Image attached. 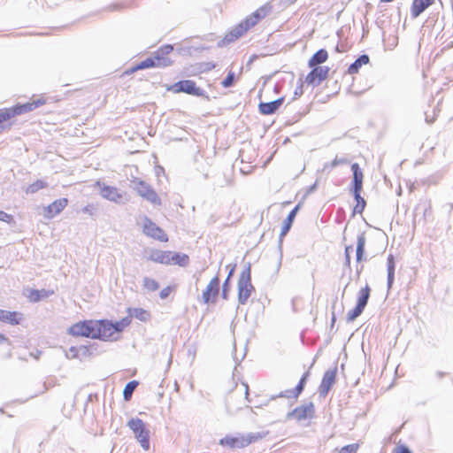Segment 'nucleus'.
I'll use <instances>...</instances> for the list:
<instances>
[{
	"instance_id": "obj_8",
	"label": "nucleus",
	"mask_w": 453,
	"mask_h": 453,
	"mask_svg": "<svg viewBox=\"0 0 453 453\" xmlns=\"http://www.w3.org/2000/svg\"><path fill=\"white\" fill-rule=\"evenodd\" d=\"M168 90L179 94L185 93L195 96H204L205 92L203 88L198 87L196 81L192 80H182L173 84Z\"/></svg>"
},
{
	"instance_id": "obj_34",
	"label": "nucleus",
	"mask_w": 453,
	"mask_h": 453,
	"mask_svg": "<svg viewBox=\"0 0 453 453\" xmlns=\"http://www.w3.org/2000/svg\"><path fill=\"white\" fill-rule=\"evenodd\" d=\"M361 191L362 190H358L357 193V190H353L354 197L357 201V204L354 208V211L358 213H362L366 205L365 200L360 195Z\"/></svg>"
},
{
	"instance_id": "obj_16",
	"label": "nucleus",
	"mask_w": 453,
	"mask_h": 453,
	"mask_svg": "<svg viewBox=\"0 0 453 453\" xmlns=\"http://www.w3.org/2000/svg\"><path fill=\"white\" fill-rule=\"evenodd\" d=\"M135 189L137 193L143 197L144 199L150 201V203L154 204H159L160 203V198L157 195V193L145 182L139 181L136 184Z\"/></svg>"
},
{
	"instance_id": "obj_51",
	"label": "nucleus",
	"mask_w": 453,
	"mask_h": 453,
	"mask_svg": "<svg viewBox=\"0 0 453 453\" xmlns=\"http://www.w3.org/2000/svg\"><path fill=\"white\" fill-rule=\"evenodd\" d=\"M6 313V310L0 309V322H4Z\"/></svg>"
},
{
	"instance_id": "obj_49",
	"label": "nucleus",
	"mask_w": 453,
	"mask_h": 453,
	"mask_svg": "<svg viewBox=\"0 0 453 453\" xmlns=\"http://www.w3.org/2000/svg\"><path fill=\"white\" fill-rule=\"evenodd\" d=\"M3 343H7L10 345L11 342L4 334H0V344H3Z\"/></svg>"
},
{
	"instance_id": "obj_12",
	"label": "nucleus",
	"mask_w": 453,
	"mask_h": 453,
	"mask_svg": "<svg viewBox=\"0 0 453 453\" xmlns=\"http://www.w3.org/2000/svg\"><path fill=\"white\" fill-rule=\"evenodd\" d=\"M143 234L160 242H167L169 238L167 234L150 219H146L142 228Z\"/></svg>"
},
{
	"instance_id": "obj_37",
	"label": "nucleus",
	"mask_w": 453,
	"mask_h": 453,
	"mask_svg": "<svg viewBox=\"0 0 453 453\" xmlns=\"http://www.w3.org/2000/svg\"><path fill=\"white\" fill-rule=\"evenodd\" d=\"M308 377H309V372H306L305 373H303V375L300 379L298 384L296 386V388L294 389V396L296 398H297L301 395V393L303 392V388L305 387V384H306Z\"/></svg>"
},
{
	"instance_id": "obj_43",
	"label": "nucleus",
	"mask_w": 453,
	"mask_h": 453,
	"mask_svg": "<svg viewBox=\"0 0 453 453\" xmlns=\"http://www.w3.org/2000/svg\"><path fill=\"white\" fill-rule=\"evenodd\" d=\"M388 273L395 272V257L393 255H389L387 260Z\"/></svg>"
},
{
	"instance_id": "obj_52",
	"label": "nucleus",
	"mask_w": 453,
	"mask_h": 453,
	"mask_svg": "<svg viewBox=\"0 0 453 453\" xmlns=\"http://www.w3.org/2000/svg\"><path fill=\"white\" fill-rule=\"evenodd\" d=\"M215 66H216V65H215V64H213V63H208V64L206 65V67L204 68V70H206V71H210V70L214 69V68H215Z\"/></svg>"
},
{
	"instance_id": "obj_53",
	"label": "nucleus",
	"mask_w": 453,
	"mask_h": 453,
	"mask_svg": "<svg viewBox=\"0 0 453 453\" xmlns=\"http://www.w3.org/2000/svg\"><path fill=\"white\" fill-rule=\"evenodd\" d=\"M296 0H291V2H296Z\"/></svg>"
},
{
	"instance_id": "obj_5",
	"label": "nucleus",
	"mask_w": 453,
	"mask_h": 453,
	"mask_svg": "<svg viewBox=\"0 0 453 453\" xmlns=\"http://www.w3.org/2000/svg\"><path fill=\"white\" fill-rule=\"evenodd\" d=\"M263 435L259 433L248 434L226 435L219 440V444L231 449H243L261 440Z\"/></svg>"
},
{
	"instance_id": "obj_22",
	"label": "nucleus",
	"mask_w": 453,
	"mask_h": 453,
	"mask_svg": "<svg viewBox=\"0 0 453 453\" xmlns=\"http://www.w3.org/2000/svg\"><path fill=\"white\" fill-rule=\"evenodd\" d=\"M351 170L353 172V190L357 192L363 188L364 173L357 163L351 165Z\"/></svg>"
},
{
	"instance_id": "obj_41",
	"label": "nucleus",
	"mask_w": 453,
	"mask_h": 453,
	"mask_svg": "<svg viewBox=\"0 0 453 453\" xmlns=\"http://www.w3.org/2000/svg\"><path fill=\"white\" fill-rule=\"evenodd\" d=\"M175 289V287L174 286H167L165 288H164L160 293H159V296L161 299H165L169 296V295L173 292Z\"/></svg>"
},
{
	"instance_id": "obj_31",
	"label": "nucleus",
	"mask_w": 453,
	"mask_h": 453,
	"mask_svg": "<svg viewBox=\"0 0 453 453\" xmlns=\"http://www.w3.org/2000/svg\"><path fill=\"white\" fill-rule=\"evenodd\" d=\"M365 247V237L363 234H361L357 237V249H356L357 262H358V263L363 260Z\"/></svg>"
},
{
	"instance_id": "obj_50",
	"label": "nucleus",
	"mask_w": 453,
	"mask_h": 453,
	"mask_svg": "<svg viewBox=\"0 0 453 453\" xmlns=\"http://www.w3.org/2000/svg\"><path fill=\"white\" fill-rule=\"evenodd\" d=\"M395 278V272H388V285H391Z\"/></svg>"
},
{
	"instance_id": "obj_30",
	"label": "nucleus",
	"mask_w": 453,
	"mask_h": 453,
	"mask_svg": "<svg viewBox=\"0 0 453 453\" xmlns=\"http://www.w3.org/2000/svg\"><path fill=\"white\" fill-rule=\"evenodd\" d=\"M98 320H87V338L98 339Z\"/></svg>"
},
{
	"instance_id": "obj_28",
	"label": "nucleus",
	"mask_w": 453,
	"mask_h": 453,
	"mask_svg": "<svg viewBox=\"0 0 453 453\" xmlns=\"http://www.w3.org/2000/svg\"><path fill=\"white\" fill-rule=\"evenodd\" d=\"M369 62V57L367 55H362L360 56L353 64H351L348 68V73L349 74H355L358 73L359 68L368 64Z\"/></svg>"
},
{
	"instance_id": "obj_1",
	"label": "nucleus",
	"mask_w": 453,
	"mask_h": 453,
	"mask_svg": "<svg viewBox=\"0 0 453 453\" xmlns=\"http://www.w3.org/2000/svg\"><path fill=\"white\" fill-rule=\"evenodd\" d=\"M45 104L46 99L39 97L26 104L0 109V133L11 128L12 126V119L14 117L32 111Z\"/></svg>"
},
{
	"instance_id": "obj_15",
	"label": "nucleus",
	"mask_w": 453,
	"mask_h": 453,
	"mask_svg": "<svg viewBox=\"0 0 453 453\" xmlns=\"http://www.w3.org/2000/svg\"><path fill=\"white\" fill-rule=\"evenodd\" d=\"M97 186L99 187V193L102 197L114 203H119L122 200L123 194L118 188L101 184L99 182H97Z\"/></svg>"
},
{
	"instance_id": "obj_33",
	"label": "nucleus",
	"mask_w": 453,
	"mask_h": 453,
	"mask_svg": "<svg viewBox=\"0 0 453 453\" xmlns=\"http://www.w3.org/2000/svg\"><path fill=\"white\" fill-rule=\"evenodd\" d=\"M47 182L42 180H37L27 187L26 192L27 194H34L41 189L47 188Z\"/></svg>"
},
{
	"instance_id": "obj_38",
	"label": "nucleus",
	"mask_w": 453,
	"mask_h": 453,
	"mask_svg": "<svg viewBox=\"0 0 453 453\" xmlns=\"http://www.w3.org/2000/svg\"><path fill=\"white\" fill-rule=\"evenodd\" d=\"M359 448L360 444L357 442L348 444L342 447L339 450V453H357Z\"/></svg>"
},
{
	"instance_id": "obj_4",
	"label": "nucleus",
	"mask_w": 453,
	"mask_h": 453,
	"mask_svg": "<svg viewBox=\"0 0 453 453\" xmlns=\"http://www.w3.org/2000/svg\"><path fill=\"white\" fill-rule=\"evenodd\" d=\"M131 318L125 317L115 323L107 319L98 320L97 337L105 342L116 341L119 338V334L130 325Z\"/></svg>"
},
{
	"instance_id": "obj_25",
	"label": "nucleus",
	"mask_w": 453,
	"mask_h": 453,
	"mask_svg": "<svg viewBox=\"0 0 453 453\" xmlns=\"http://www.w3.org/2000/svg\"><path fill=\"white\" fill-rule=\"evenodd\" d=\"M68 334L75 337H87V320L80 321L68 329Z\"/></svg>"
},
{
	"instance_id": "obj_29",
	"label": "nucleus",
	"mask_w": 453,
	"mask_h": 453,
	"mask_svg": "<svg viewBox=\"0 0 453 453\" xmlns=\"http://www.w3.org/2000/svg\"><path fill=\"white\" fill-rule=\"evenodd\" d=\"M155 67L154 62L152 61L151 58H148L144 59L143 61L140 62L136 65L131 67L129 70L126 72L127 74L134 73V72L138 70L147 69V68H153Z\"/></svg>"
},
{
	"instance_id": "obj_40",
	"label": "nucleus",
	"mask_w": 453,
	"mask_h": 453,
	"mask_svg": "<svg viewBox=\"0 0 453 453\" xmlns=\"http://www.w3.org/2000/svg\"><path fill=\"white\" fill-rule=\"evenodd\" d=\"M0 221L11 224V223H14V218L12 215L8 214V213L4 212V211L0 210Z\"/></svg>"
},
{
	"instance_id": "obj_36",
	"label": "nucleus",
	"mask_w": 453,
	"mask_h": 453,
	"mask_svg": "<svg viewBox=\"0 0 453 453\" xmlns=\"http://www.w3.org/2000/svg\"><path fill=\"white\" fill-rule=\"evenodd\" d=\"M137 386L138 381L136 380H132L126 385L123 391L124 399L126 401H129L131 399L133 392L134 391Z\"/></svg>"
},
{
	"instance_id": "obj_27",
	"label": "nucleus",
	"mask_w": 453,
	"mask_h": 453,
	"mask_svg": "<svg viewBox=\"0 0 453 453\" xmlns=\"http://www.w3.org/2000/svg\"><path fill=\"white\" fill-rule=\"evenodd\" d=\"M23 320H24L23 313H21L19 311H7L4 323H7L12 326H18V325H21Z\"/></svg>"
},
{
	"instance_id": "obj_35",
	"label": "nucleus",
	"mask_w": 453,
	"mask_h": 453,
	"mask_svg": "<svg viewBox=\"0 0 453 453\" xmlns=\"http://www.w3.org/2000/svg\"><path fill=\"white\" fill-rule=\"evenodd\" d=\"M131 316L134 317L135 319L141 320V321H147L150 318V313L149 311L142 309V308H135L132 311Z\"/></svg>"
},
{
	"instance_id": "obj_2",
	"label": "nucleus",
	"mask_w": 453,
	"mask_h": 453,
	"mask_svg": "<svg viewBox=\"0 0 453 453\" xmlns=\"http://www.w3.org/2000/svg\"><path fill=\"white\" fill-rule=\"evenodd\" d=\"M271 11V6L265 4L247 16L238 25L233 27L226 35L228 41H235L243 36L249 30L254 27L262 19L266 17Z\"/></svg>"
},
{
	"instance_id": "obj_7",
	"label": "nucleus",
	"mask_w": 453,
	"mask_h": 453,
	"mask_svg": "<svg viewBox=\"0 0 453 453\" xmlns=\"http://www.w3.org/2000/svg\"><path fill=\"white\" fill-rule=\"evenodd\" d=\"M254 287L251 284L250 269L243 271L238 280V300L241 304H245L250 297Z\"/></svg>"
},
{
	"instance_id": "obj_45",
	"label": "nucleus",
	"mask_w": 453,
	"mask_h": 453,
	"mask_svg": "<svg viewBox=\"0 0 453 453\" xmlns=\"http://www.w3.org/2000/svg\"><path fill=\"white\" fill-rule=\"evenodd\" d=\"M352 246H347L345 248V265L349 267L350 266V252L352 251Z\"/></svg>"
},
{
	"instance_id": "obj_32",
	"label": "nucleus",
	"mask_w": 453,
	"mask_h": 453,
	"mask_svg": "<svg viewBox=\"0 0 453 453\" xmlns=\"http://www.w3.org/2000/svg\"><path fill=\"white\" fill-rule=\"evenodd\" d=\"M142 287L148 292H155L158 289L159 284L155 279L145 277L142 280Z\"/></svg>"
},
{
	"instance_id": "obj_24",
	"label": "nucleus",
	"mask_w": 453,
	"mask_h": 453,
	"mask_svg": "<svg viewBox=\"0 0 453 453\" xmlns=\"http://www.w3.org/2000/svg\"><path fill=\"white\" fill-rule=\"evenodd\" d=\"M301 205L297 204L288 215L287 219L284 220L281 231H280V237H284L288 232L290 230L292 224L294 222V219L297 214V211H299Z\"/></svg>"
},
{
	"instance_id": "obj_21",
	"label": "nucleus",
	"mask_w": 453,
	"mask_h": 453,
	"mask_svg": "<svg viewBox=\"0 0 453 453\" xmlns=\"http://www.w3.org/2000/svg\"><path fill=\"white\" fill-rule=\"evenodd\" d=\"M54 294L53 290L47 289H29L27 294V298L31 303H37L44 300Z\"/></svg>"
},
{
	"instance_id": "obj_26",
	"label": "nucleus",
	"mask_w": 453,
	"mask_h": 453,
	"mask_svg": "<svg viewBox=\"0 0 453 453\" xmlns=\"http://www.w3.org/2000/svg\"><path fill=\"white\" fill-rule=\"evenodd\" d=\"M231 217L230 222L227 224L228 226H235L240 223L242 219V213L241 208L237 205H232L228 210V218Z\"/></svg>"
},
{
	"instance_id": "obj_14",
	"label": "nucleus",
	"mask_w": 453,
	"mask_h": 453,
	"mask_svg": "<svg viewBox=\"0 0 453 453\" xmlns=\"http://www.w3.org/2000/svg\"><path fill=\"white\" fill-rule=\"evenodd\" d=\"M67 198H58L43 208V215L46 219H51L59 215L68 205Z\"/></svg>"
},
{
	"instance_id": "obj_44",
	"label": "nucleus",
	"mask_w": 453,
	"mask_h": 453,
	"mask_svg": "<svg viewBox=\"0 0 453 453\" xmlns=\"http://www.w3.org/2000/svg\"><path fill=\"white\" fill-rule=\"evenodd\" d=\"M394 453H412L410 449L403 445V444H398L395 449H394Z\"/></svg>"
},
{
	"instance_id": "obj_42",
	"label": "nucleus",
	"mask_w": 453,
	"mask_h": 453,
	"mask_svg": "<svg viewBox=\"0 0 453 453\" xmlns=\"http://www.w3.org/2000/svg\"><path fill=\"white\" fill-rule=\"evenodd\" d=\"M233 273V271H231L226 278V280H225L224 284H223V289H222V297L224 299H227L228 298V282H229V279L231 277Z\"/></svg>"
},
{
	"instance_id": "obj_47",
	"label": "nucleus",
	"mask_w": 453,
	"mask_h": 453,
	"mask_svg": "<svg viewBox=\"0 0 453 453\" xmlns=\"http://www.w3.org/2000/svg\"><path fill=\"white\" fill-rule=\"evenodd\" d=\"M347 163V160L344 159V158H334L332 162H331V166L332 167H335L341 164H345Z\"/></svg>"
},
{
	"instance_id": "obj_23",
	"label": "nucleus",
	"mask_w": 453,
	"mask_h": 453,
	"mask_svg": "<svg viewBox=\"0 0 453 453\" xmlns=\"http://www.w3.org/2000/svg\"><path fill=\"white\" fill-rule=\"evenodd\" d=\"M329 58L328 52L325 49H321L314 53L308 60V66H321Z\"/></svg>"
},
{
	"instance_id": "obj_17",
	"label": "nucleus",
	"mask_w": 453,
	"mask_h": 453,
	"mask_svg": "<svg viewBox=\"0 0 453 453\" xmlns=\"http://www.w3.org/2000/svg\"><path fill=\"white\" fill-rule=\"evenodd\" d=\"M314 414V404L309 403L301 406H298L293 410L291 416L297 421L310 418Z\"/></svg>"
},
{
	"instance_id": "obj_6",
	"label": "nucleus",
	"mask_w": 453,
	"mask_h": 453,
	"mask_svg": "<svg viewBox=\"0 0 453 453\" xmlns=\"http://www.w3.org/2000/svg\"><path fill=\"white\" fill-rule=\"evenodd\" d=\"M128 427L132 430L135 439L139 441L141 447L144 450H149L150 444V430L148 425L138 418H131L127 423Z\"/></svg>"
},
{
	"instance_id": "obj_20",
	"label": "nucleus",
	"mask_w": 453,
	"mask_h": 453,
	"mask_svg": "<svg viewBox=\"0 0 453 453\" xmlns=\"http://www.w3.org/2000/svg\"><path fill=\"white\" fill-rule=\"evenodd\" d=\"M435 0H414L411 6V15L418 18L426 9L434 4Z\"/></svg>"
},
{
	"instance_id": "obj_10",
	"label": "nucleus",
	"mask_w": 453,
	"mask_h": 453,
	"mask_svg": "<svg viewBox=\"0 0 453 453\" xmlns=\"http://www.w3.org/2000/svg\"><path fill=\"white\" fill-rule=\"evenodd\" d=\"M311 70L305 76L307 85L317 87L328 78L330 68L328 66H309Z\"/></svg>"
},
{
	"instance_id": "obj_39",
	"label": "nucleus",
	"mask_w": 453,
	"mask_h": 453,
	"mask_svg": "<svg viewBox=\"0 0 453 453\" xmlns=\"http://www.w3.org/2000/svg\"><path fill=\"white\" fill-rule=\"evenodd\" d=\"M234 73L233 71H230L227 73V76L222 81L221 85L224 88H229L234 85Z\"/></svg>"
},
{
	"instance_id": "obj_13",
	"label": "nucleus",
	"mask_w": 453,
	"mask_h": 453,
	"mask_svg": "<svg viewBox=\"0 0 453 453\" xmlns=\"http://www.w3.org/2000/svg\"><path fill=\"white\" fill-rule=\"evenodd\" d=\"M173 50L172 45H165L159 48L151 57L155 67H166L173 64V60L169 58V54Z\"/></svg>"
},
{
	"instance_id": "obj_19",
	"label": "nucleus",
	"mask_w": 453,
	"mask_h": 453,
	"mask_svg": "<svg viewBox=\"0 0 453 453\" xmlns=\"http://www.w3.org/2000/svg\"><path fill=\"white\" fill-rule=\"evenodd\" d=\"M284 98L280 97L273 102L260 103L258 104L259 112L263 115L273 114L283 104Z\"/></svg>"
},
{
	"instance_id": "obj_18",
	"label": "nucleus",
	"mask_w": 453,
	"mask_h": 453,
	"mask_svg": "<svg viewBox=\"0 0 453 453\" xmlns=\"http://www.w3.org/2000/svg\"><path fill=\"white\" fill-rule=\"evenodd\" d=\"M336 379V369H330L325 372L320 386L319 391L322 395H326L332 386L334 384Z\"/></svg>"
},
{
	"instance_id": "obj_11",
	"label": "nucleus",
	"mask_w": 453,
	"mask_h": 453,
	"mask_svg": "<svg viewBox=\"0 0 453 453\" xmlns=\"http://www.w3.org/2000/svg\"><path fill=\"white\" fill-rule=\"evenodd\" d=\"M220 290V280L218 275L213 277L203 291L202 298L204 303H214Z\"/></svg>"
},
{
	"instance_id": "obj_46",
	"label": "nucleus",
	"mask_w": 453,
	"mask_h": 453,
	"mask_svg": "<svg viewBox=\"0 0 453 453\" xmlns=\"http://www.w3.org/2000/svg\"><path fill=\"white\" fill-rule=\"evenodd\" d=\"M235 388H239V389H240L241 391H242V392H243V395H244L245 398H247V397H248V395H249V387H248V385H247L246 383L242 382L240 385H239V384H236Z\"/></svg>"
},
{
	"instance_id": "obj_48",
	"label": "nucleus",
	"mask_w": 453,
	"mask_h": 453,
	"mask_svg": "<svg viewBox=\"0 0 453 453\" xmlns=\"http://www.w3.org/2000/svg\"><path fill=\"white\" fill-rule=\"evenodd\" d=\"M94 210H95L94 206H93V205H90V204H88V205L85 206V207L82 209V211H83V212H84V213H87V214H88V215H90V216H92V215L94 214Z\"/></svg>"
},
{
	"instance_id": "obj_3",
	"label": "nucleus",
	"mask_w": 453,
	"mask_h": 453,
	"mask_svg": "<svg viewBox=\"0 0 453 453\" xmlns=\"http://www.w3.org/2000/svg\"><path fill=\"white\" fill-rule=\"evenodd\" d=\"M147 260L165 265H179L183 267L188 265L189 257L187 254L172 250L151 249L149 251Z\"/></svg>"
},
{
	"instance_id": "obj_9",
	"label": "nucleus",
	"mask_w": 453,
	"mask_h": 453,
	"mask_svg": "<svg viewBox=\"0 0 453 453\" xmlns=\"http://www.w3.org/2000/svg\"><path fill=\"white\" fill-rule=\"evenodd\" d=\"M370 294L371 288L369 287L368 284H366L364 288H360V290L358 291L356 306L347 314V320L349 322L354 321L357 317H359L362 314L365 306L367 305Z\"/></svg>"
}]
</instances>
